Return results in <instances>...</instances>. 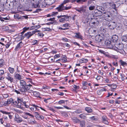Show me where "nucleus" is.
<instances>
[{
  "label": "nucleus",
  "instance_id": "1",
  "mask_svg": "<svg viewBox=\"0 0 127 127\" xmlns=\"http://www.w3.org/2000/svg\"><path fill=\"white\" fill-rule=\"evenodd\" d=\"M118 37L116 35H114L112 37V40L111 41L107 40L105 42V44L108 46V47L110 48H112L114 47V43L118 41Z\"/></svg>",
  "mask_w": 127,
  "mask_h": 127
},
{
  "label": "nucleus",
  "instance_id": "2",
  "mask_svg": "<svg viewBox=\"0 0 127 127\" xmlns=\"http://www.w3.org/2000/svg\"><path fill=\"white\" fill-rule=\"evenodd\" d=\"M29 85L22 86L20 88L19 90L21 93V94H23V95H25L27 91L29 90L31 87L32 86L31 84H29Z\"/></svg>",
  "mask_w": 127,
  "mask_h": 127
},
{
  "label": "nucleus",
  "instance_id": "3",
  "mask_svg": "<svg viewBox=\"0 0 127 127\" xmlns=\"http://www.w3.org/2000/svg\"><path fill=\"white\" fill-rule=\"evenodd\" d=\"M112 48L117 51L120 52V51L123 50V44L120 43L118 44H115L114 45V47Z\"/></svg>",
  "mask_w": 127,
  "mask_h": 127
},
{
  "label": "nucleus",
  "instance_id": "4",
  "mask_svg": "<svg viewBox=\"0 0 127 127\" xmlns=\"http://www.w3.org/2000/svg\"><path fill=\"white\" fill-rule=\"evenodd\" d=\"M104 39V36L102 34L97 35L95 37V40L98 42H102Z\"/></svg>",
  "mask_w": 127,
  "mask_h": 127
},
{
  "label": "nucleus",
  "instance_id": "5",
  "mask_svg": "<svg viewBox=\"0 0 127 127\" xmlns=\"http://www.w3.org/2000/svg\"><path fill=\"white\" fill-rule=\"evenodd\" d=\"M32 36L31 32H28L27 33H25L23 36H22L21 39H23L25 37H26L27 39H28Z\"/></svg>",
  "mask_w": 127,
  "mask_h": 127
},
{
  "label": "nucleus",
  "instance_id": "6",
  "mask_svg": "<svg viewBox=\"0 0 127 127\" xmlns=\"http://www.w3.org/2000/svg\"><path fill=\"white\" fill-rule=\"evenodd\" d=\"M56 9L59 12H61L64 10V6L63 4H61L59 6L56 8Z\"/></svg>",
  "mask_w": 127,
  "mask_h": 127
},
{
  "label": "nucleus",
  "instance_id": "7",
  "mask_svg": "<svg viewBox=\"0 0 127 127\" xmlns=\"http://www.w3.org/2000/svg\"><path fill=\"white\" fill-rule=\"evenodd\" d=\"M14 120L18 123H20L22 121V118L17 114H15Z\"/></svg>",
  "mask_w": 127,
  "mask_h": 127
},
{
  "label": "nucleus",
  "instance_id": "8",
  "mask_svg": "<svg viewBox=\"0 0 127 127\" xmlns=\"http://www.w3.org/2000/svg\"><path fill=\"white\" fill-rule=\"evenodd\" d=\"M61 17H64L65 21H69L71 19V17L67 15H63L58 16L57 17L58 18H61Z\"/></svg>",
  "mask_w": 127,
  "mask_h": 127
},
{
  "label": "nucleus",
  "instance_id": "9",
  "mask_svg": "<svg viewBox=\"0 0 127 127\" xmlns=\"http://www.w3.org/2000/svg\"><path fill=\"white\" fill-rule=\"evenodd\" d=\"M11 75L10 73L8 74L6 78L8 81H10V83H11L13 82L14 79L12 77H11Z\"/></svg>",
  "mask_w": 127,
  "mask_h": 127
},
{
  "label": "nucleus",
  "instance_id": "10",
  "mask_svg": "<svg viewBox=\"0 0 127 127\" xmlns=\"http://www.w3.org/2000/svg\"><path fill=\"white\" fill-rule=\"evenodd\" d=\"M23 46V43L22 42H20L16 46L15 50L16 51H18Z\"/></svg>",
  "mask_w": 127,
  "mask_h": 127
},
{
  "label": "nucleus",
  "instance_id": "11",
  "mask_svg": "<svg viewBox=\"0 0 127 127\" xmlns=\"http://www.w3.org/2000/svg\"><path fill=\"white\" fill-rule=\"evenodd\" d=\"M44 0L43 1H41L39 2L40 6L42 7H45L48 5Z\"/></svg>",
  "mask_w": 127,
  "mask_h": 127
},
{
  "label": "nucleus",
  "instance_id": "12",
  "mask_svg": "<svg viewBox=\"0 0 127 127\" xmlns=\"http://www.w3.org/2000/svg\"><path fill=\"white\" fill-rule=\"evenodd\" d=\"M72 120L75 123H79L80 120L77 117H71Z\"/></svg>",
  "mask_w": 127,
  "mask_h": 127
},
{
  "label": "nucleus",
  "instance_id": "13",
  "mask_svg": "<svg viewBox=\"0 0 127 127\" xmlns=\"http://www.w3.org/2000/svg\"><path fill=\"white\" fill-rule=\"evenodd\" d=\"M102 121L103 123L106 124H108V122L107 121V118L105 116H103L102 117Z\"/></svg>",
  "mask_w": 127,
  "mask_h": 127
},
{
  "label": "nucleus",
  "instance_id": "14",
  "mask_svg": "<svg viewBox=\"0 0 127 127\" xmlns=\"http://www.w3.org/2000/svg\"><path fill=\"white\" fill-rule=\"evenodd\" d=\"M17 101H16L15 102L17 103L18 105L19 106H21V104L23 102V99L22 98L19 99V98H17Z\"/></svg>",
  "mask_w": 127,
  "mask_h": 127
},
{
  "label": "nucleus",
  "instance_id": "15",
  "mask_svg": "<svg viewBox=\"0 0 127 127\" xmlns=\"http://www.w3.org/2000/svg\"><path fill=\"white\" fill-rule=\"evenodd\" d=\"M89 115V114H82L78 115V117L80 118L81 119H86V115Z\"/></svg>",
  "mask_w": 127,
  "mask_h": 127
},
{
  "label": "nucleus",
  "instance_id": "16",
  "mask_svg": "<svg viewBox=\"0 0 127 127\" xmlns=\"http://www.w3.org/2000/svg\"><path fill=\"white\" fill-rule=\"evenodd\" d=\"M14 76L15 79L18 80H20L22 78L21 75L18 73H15Z\"/></svg>",
  "mask_w": 127,
  "mask_h": 127
},
{
  "label": "nucleus",
  "instance_id": "17",
  "mask_svg": "<svg viewBox=\"0 0 127 127\" xmlns=\"http://www.w3.org/2000/svg\"><path fill=\"white\" fill-rule=\"evenodd\" d=\"M80 125L81 127H85V122L84 120L80 121L79 122Z\"/></svg>",
  "mask_w": 127,
  "mask_h": 127
},
{
  "label": "nucleus",
  "instance_id": "18",
  "mask_svg": "<svg viewBox=\"0 0 127 127\" xmlns=\"http://www.w3.org/2000/svg\"><path fill=\"white\" fill-rule=\"evenodd\" d=\"M30 91L31 92H30L33 93V95L34 96L37 97H39L40 94L39 92L36 91H33L32 90H31Z\"/></svg>",
  "mask_w": 127,
  "mask_h": 127
},
{
  "label": "nucleus",
  "instance_id": "19",
  "mask_svg": "<svg viewBox=\"0 0 127 127\" xmlns=\"http://www.w3.org/2000/svg\"><path fill=\"white\" fill-rule=\"evenodd\" d=\"M95 15L96 16H100L102 13L101 11L98 10H95Z\"/></svg>",
  "mask_w": 127,
  "mask_h": 127
},
{
  "label": "nucleus",
  "instance_id": "20",
  "mask_svg": "<svg viewBox=\"0 0 127 127\" xmlns=\"http://www.w3.org/2000/svg\"><path fill=\"white\" fill-rule=\"evenodd\" d=\"M8 105L7 101H3L0 103V107H2L3 106H6Z\"/></svg>",
  "mask_w": 127,
  "mask_h": 127
},
{
  "label": "nucleus",
  "instance_id": "21",
  "mask_svg": "<svg viewBox=\"0 0 127 127\" xmlns=\"http://www.w3.org/2000/svg\"><path fill=\"white\" fill-rule=\"evenodd\" d=\"M20 83L21 85L22 86L29 85V84L27 85L26 82L22 80H20Z\"/></svg>",
  "mask_w": 127,
  "mask_h": 127
},
{
  "label": "nucleus",
  "instance_id": "22",
  "mask_svg": "<svg viewBox=\"0 0 127 127\" xmlns=\"http://www.w3.org/2000/svg\"><path fill=\"white\" fill-rule=\"evenodd\" d=\"M104 18L102 16H100L97 18V20L99 23L101 22L104 20Z\"/></svg>",
  "mask_w": 127,
  "mask_h": 127
},
{
  "label": "nucleus",
  "instance_id": "23",
  "mask_svg": "<svg viewBox=\"0 0 127 127\" xmlns=\"http://www.w3.org/2000/svg\"><path fill=\"white\" fill-rule=\"evenodd\" d=\"M109 6L112 7V8L115 10H116V5L113 2H109Z\"/></svg>",
  "mask_w": 127,
  "mask_h": 127
},
{
  "label": "nucleus",
  "instance_id": "24",
  "mask_svg": "<svg viewBox=\"0 0 127 127\" xmlns=\"http://www.w3.org/2000/svg\"><path fill=\"white\" fill-rule=\"evenodd\" d=\"M85 110L88 113H91L93 111L92 109L90 107H86Z\"/></svg>",
  "mask_w": 127,
  "mask_h": 127
},
{
  "label": "nucleus",
  "instance_id": "25",
  "mask_svg": "<svg viewBox=\"0 0 127 127\" xmlns=\"http://www.w3.org/2000/svg\"><path fill=\"white\" fill-rule=\"evenodd\" d=\"M117 86V85L116 84H113L111 87L110 90L112 91H114Z\"/></svg>",
  "mask_w": 127,
  "mask_h": 127
},
{
  "label": "nucleus",
  "instance_id": "26",
  "mask_svg": "<svg viewBox=\"0 0 127 127\" xmlns=\"http://www.w3.org/2000/svg\"><path fill=\"white\" fill-rule=\"evenodd\" d=\"M87 0H72L71 2H76L77 3H80L81 1H82L83 2H85L87 1Z\"/></svg>",
  "mask_w": 127,
  "mask_h": 127
},
{
  "label": "nucleus",
  "instance_id": "27",
  "mask_svg": "<svg viewBox=\"0 0 127 127\" xmlns=\"http://www.w3.org/2000/svg\"><path fill=\"white\" fill-rule=\"evenodd\" d=\"M122 39L123 41L127 42V34L122 36Z\"/></svg>",
  "mask_w": 127,
  "mask_h": 127
},
{
  "label": "nucleus",
  "instance_id": "28",
  "mask_svg": "<svg viewBox=\"0 0 127 127\" xmlns=\"http://www.w3.org/2000/svg\"><path fill=\"white\" fill-rule=\"evenodd\" d=\"M58 13V12H54L50 15L49 14L48 15L47 17H53L55 15H57Z\"/></svg>",
  "mask_w": 127,
  "mask_h": 127
},
{
  "label": "nucleus",
  "instance_id": "29",
  "mask_svg": "<svg viewBox=\"0 0 127 127\" xmlns=\"http://www.w3.org/2000/svg\"><path fill=\"white\" fill-rule=\"evenodd\" d=\"M29 28H23V31L21 32V34L20 35L21 36V37H22V36H23V33L25 32L26 31L28 30V29H29Z\"/></svg>",
  "mask_w": 127,
  "mask_h": 127
},
{
  "label": "nucleus",
  "instance_id": "30",
  "mask_svg": "<svg viewBox=\"0 0 127 127\" xmlns=\"http://www.w3.org/2000/svg\"><path fill=\"white\" fill-rule=\"evenodd\" d=\"M109 24V22L106 20L103 22L102 23L103 25L104 26H108Z\"/></svg>",
  "mask_w": 127,
  "mask_h": 127
},
{
  "label": "nucleus",
  "instance_id": "31",
  "mask_svg": "<svg viewBox=\"0 0 127 127\" xmlns=\"http://www.w3.org/2000/svg\"><path fill=\"white\" fill-rule=\"evenodd\" d=\"M32 5L35 8H37L40 7V6L39 2L38 3V2L37 3H36V4H35L34 3H33L32 4Z\"/></svg>",
  "mask_w": 127,
  "mask_h": 127
},
{
  "label": "nucleus",
  "instance_id": "32",
  "mask_svg": "<svg viewBox=\"0 0 127 127\" xmlns=\"http://www.w3.org/2000/svg\"><path fill=\"white\" fill-rule=\"evenodd\" d=\"M8 70L10 73L12 74L15 71L14 69L10 67H9Z\"/></svg>",
  "mask_w": 127,
  "mask_h": 127
},
{
  "label": "nucleus",
  "instance_id": "33",
  "mask_svg": "<svg viewBox=\"0 0 127 127\" xmlns=\"http://www.w3.org/2000/svg\"><path fill=\"white\" fill-rule=\"evenodd\" d=\"M75 36L78 38L80 39L82 38V36L79 33H76Z\"/></svg>",
  "mask_w": 127,
  "mask_h": 127
},
{
  "label": "nucleus",
  "instance_id": "34",
  "mask_svg": "<svg viewBox=\"0 0 127 127\" xmlns=\"http://www.w3.org/2000/svg\"><path fill=\"white\" fill-rule=\"evenodd\" d=\"M82 111L81 110H77L73 112L74 114H79L82 113Z\"/></svg>",
  "mask_w": 127,
  "mask_h": 127
},
{
  "label": "nucleus",
  "instance_id": "35",
  "mask_svg": "<svg viewBox=\"0 0 127 127\" xmlns=\"http://www.w3.org/2000/svg\"><path fill=\"white\" fill-rule=\"evenodd\" d=\"M4 64V61L2 59L0 60V67H2Z\"/></svg>",
  "mask_w": 127,
  "mask_h": 127
},
{
  "label": "nucleus",
  "instance_id": "36",
  "mask_svg": "<svg viewBox=\"0 0 127 127\" xmlns=\"http://www.w3.org/2000/svg\"><path fill=\"white\" fill-rule=\"evenodd\" d=\"M52 0H44L45 2H46L48 5H50L52 3Z\"/></svg>",
  "mask_w": 127,
  "mask_h": 127
},
{
  "label": "nucleus",
  "instance_id": "37",
  "mask_svg": "<svg viewBox=\"0 0 127 127\" xmlns=\"http://www.w3.org/2000/svg\"><path fill=\"white\" fill-rule=\"evenodd\" d=\"M88 61V59H82L80 60V62L81 63H86Z\"/></svg>",
  "mask_w": 127,
  "mask_h": 127
},
{
  "label": "nucleus",
  "instance_id": "38",
  "mask_svg": "<svg viewBox=\"0 0 127 127\" xmlns=\"http://www.w3.org/2000/svg\"><path fill=\"white\" fill-rule=\"evenodd\" d=\"M95 8V6L94 5H90L89 7V9L90 10H93Z\"/></svg>",
  "mask_w": 127,
  "mask_h": 127
},
{
  "label": "nucleus",
  "instance_id": "39",
  "mask_svg": "<svg viewBox=\"0 0 127 127\" xmlns=\"http://www.w3.org/2000/svg\"><path fill=\"white\" fill-rule=\"evenodd\" d=\"M103 91L102 89L98 90L97 91V93L99 95H102V93Z\"/></svg>",
  "mask_w": 127,
  "mask_h": 127
},
{
  "label": "nucleus",
  "instance_id": "40",
  "mask_svg": "<svg viewBox=\"0 0 127 127\" xmlns=\"http://www.w3.org/2000/svg\"><path fill=\"white\" fill-rule=\"evenodd\" d=\"M13 99L11 98L8 99L7 101L8 104H10L11 103H13Z\"/></svg>",
  "mask_w": 127,
  "mask_h": 127
},
{
  "label": "nucleus",
  "instance_id": "41",
  "mask_svg": "<svg viewBox=\"0 0 127 127\" xmlns=\"http://www.w3.org/2000/svg\"><path fill=\"white\" fill-rule=\"evenodd\" d=\"M59 18L60 19L59 21L61 22L64 23L65 21V19H64V17H61V18Z\"/></svg>",
  "mask_w": 127,
  "mask_h": 127
},
{
  "label": "nucleus",
  "instance_id": "42",
  "mask_svg": "<svg viewBox=\"0 0 127 127\" xmlns=\"http://www.w3.org/2000/svg\"><path fill=\"white\" fill-rule=\"evenodd\" d=\"M32 43L33 45L37 44H38V41L36 40H33L32 41Z\"/></svg>",
  "mask_w": 127,
  "mask_h": 127
},
{
  "label": "nucleus",
  "instance_id": "43",
  "mask_svg": "<svg viewBox=\"0 0 127 127\" xmlns=\"http://www.w3.org/2000/svg\"><path fill=\"white\" fill-rule=\"evenodd\" d=\"M72 0H64L62 4H63V5H64V4L68 3V2H71V1Z\"/></svg>",
  "mask_w": 127,
  "mask_h": 127
},
{
  "label": "nucleus",
  "instance_id": "44",
  "mask_svg": "<svg viewBox=\"0 0 127 127\" xmlns=\"http://www.w3.org/2000/svg\"><path fill=\"white\" fill-rule=\"evenodd\" d=\"M86 7H81V13H84L86 12Z\"/></svg>",
  "mask_w": 127,
  "mask_h": 127
},
{
  "label": "nucleus",
  "instance_id": "45",
  "mask_svg": "<svg viewBox=\"0 0 127 127\" xmlns=\"http://www.w3.org/2000/svg\"><path fill=\"white\" fill-rule=\"evenodd\" d=\"M109 4H110L109 3V2H107L104 3V4L103 6L104 7H105L106 8H107L109 6Z\"/></svg>",
  "mask_w": 127,
  "mask_h": 127
},
{
  "label": "nucleus",
  "instance_id": "46",
  "mask_svg": "<svg viewBox=\"0 0 127 127\" xmlns=\"http://www.w3.org/2000/svg\"><path fill=\"white\" fill-rule=\"evenodd\" d=\"M37 35L40 37H43L44 35V34L42 32H39L37 34Z\"/></svg>",
  "mask_w": 127,
  "mask_h": 127
},
{
  "label": "nucleus",
  "instance_id": "47",
  "mask_svg": "<svg viewBox=\"0 0 127 127\" xmlns=\"http://www.w3.org/2000/svg\"><path fill=\"white\" fill-rule=\"evenodd\" d=\"M34 114L35 116V117L37 118H39L40 115L39 113L37 112H35L34 113Z\"/></svg>",
  "mask_w": 127,
  "mask_h": 127
},
{
  "label": "nucleus",
  "instance_id": "48",
  "mask_svg": "<svg viewBox=\"0 0 127 127\" xmlns=\"http://www.w3.org/2000/svg\"><path fill=\"white\" fill-rule=\"evenodd\" d=\"M75 9L77 11L81 13V7L79 8H75Z\"/></svg>",
  "mask_w": 127,
  "mask_h": 127
},
{
  "label": "nucleus",
  "instance_id": "49",
  "mask_svg": "<svg viewBox=\"0 0 127 127\" xmlns=\"http://www.w3.org/2000/svg\"><path fill=\"white\" fill-rule=\"evenodd\" d=\"M44 29V31H52V30L51 29L48 27L45 28Z\"/></svg>",
  "mask_w": 127,
  "mask_h": 127
},
{
  "label": "nucleus",
  "instance_id": "50",
  "mask_svg": "<svg viewBox=\"0 0 127 127\" xmlns=\"http://www.w3.org/2000/svg\"><path fill=\"white\" fill-rule=\"evenodd\" d=\"M40 27V25H35L33 26V28L35 30L39 28Z\"/></svg>",
  "mask_w": 127,
  "mask_h": 127
},
{
  "label": "nucleus",
  "instance_id": "51",
  "mask_svg": "<svg viewBox=\"0 0 127 127\" xmlns=\"http://www.w3.org/2000/svg\"><path fill=\"white\" fill-rule=\"evenodd\" d=\"M106 28L104 27H102L101 28L100 30L104 32H105L106 30Z\"/></svg>",
  "mask_w": 127,
  "mask_h": 127
},
{
  "label": "nucleus",
  "instance_id": "52",
  "mask_svg": "<svg viewBox=\"0 0 127 127\" xmlns=\"http://www.w3.org/2000/svg\"><path fill=\"white\" fill-rule=\"evenodd\" d=\"M48 21H55V18L54 17L50 18V19H48Z\"/></svg>",
  "mask_w": 127,
  "mask_h": 127
},
{
  "label": "nucleus",
  "instance_id": "53",
  "mask_svg": "<svg viewBox=\"0 0 127 127\" xmlns=\"http://www.w3.org/2000/svg\"><path fill=\"white\" fill-rule=\"evenodd\" d=\"M82 85L84 86H87L88 85V82L86 81H83L82 82Z\"/></svg>",
  "mask_w": 127,
  "mask_h": 127
},
{
  "label": "nucleus",
  "instance_id": "54",
  "mask_svg": "<svg viewBox=\"0 0 127 127\" xmlns=\"http://www.w3.org/2000/svg\"><path fill=\"white\" fill-rule=\"evenodd\" d=\"M0 112L3 114H8V115L9 114H10V112H7L6 111H3L2 110H0Z\"/></svg>",
  "mask_w": 127,
  "mask_h": 127
},
{
  "label": "nucleus",
  "instance_id": "55",
  "mask_svg": "<svg viewBox=\"0 0 127 127\" xmlns=\"http://www.w3.org/2000/svg\"><path fill=\"white\" fill-rule=\"evenodd\" d=\"M120 63L121 65L123 66H124L126 64V63L125 62H124L122 60H121Z\"/></svg>",
  "mask_w": 127,
  "mask_h": 127
},
{
  "label": "nucleus",
  "instance_id": "56",
  "mask_svg": "<svg viewBox=\"0 0 127 127\" xmlns=\"http://www.w3.org/2000/svg\"><path fill=\"white\" fill-rule=\"evenodd\" d=\"M71 8V6L66 7L64 6V10H67L70 9Z\"/></svg>",
  "mask_w": 127,
  "mask_h": 127
},
{
  "label": "nucleus",
  "instance_id": "57",
  "mask_svg": "<svg viewBox=\"0 0 127 127\" xmlns=\"http://www.w3.org/2000/svg\"><path fill=\"white\" fill-rule=\"evenodd\" d=\"M60 57V54H57L55 55L54 57V58L55 59H56L57 58H59Z\"/></svg>",
  "mask_w": 127,
  "mask_h": 127
},
{
  "label": "nucleus",
  "instance_id": "58",
  "mask_svg": "<svg viewBox=\"0 0 127 127\" xmlns=\"http://www.w3.org/2000/svg\"><path fill=\"white\" fill-rule=\"evenodd\" d=\"M64 102L65 101L64 100H61L59 101L58 102V103L59 104H61L64 103Z\"/></svg>",
  "mask_w": 127,
  "mask_h": 127
},
{
  "label": "nucleus",
  "instance_id": "59",
  "mask_svg": "<svg viewBox=\"0 0 127 127\" xmlns=\"http://www.w3.org/2000/svg\"><path fill=\"white\" fill-rule=\"evenodd\" d=\"M90 31H91L92 32V33H94V32H96V30H94L93 29H91L89 30Z\"/></svg>",
  "mask_w": 127,
  "mask_h": 127
},
{
  "label": "nucleus",
  "instance_id": "60",
  "mask_svg": "<svg viewBox=\"0 0 127 127\" xmlns=\"http://www.w3.org/2000/svg\"><path fill=\"white\" fill-rule=\"evenodd\" d=\"M4 71L3 70H0V76H1L3 75L4 74Z\"/></svg>",
  "mask_w": 127,
  "mask_h": 127
},
{
  "label": "nucleus",
  "instance_id": "61",
  "mask_svg": "<svg viewBox=\"0 0 127 127\" xmlns=\"http://www.w3.org/2000/svg\"><path fill=\"white\" fill-rule=\"evenodd\" d=\"M73 87L76 89H78L79 88V86L75 85H74L73 86Z\"/></svg>",
  "mask_w": 127,
  "mask_h": 127
},
{
  "label": "nucleus",
  "instance_id": "62",
  "mask_svg": "<svg viewBox=\"0 0 127 127\" xmlns=\"http://www.w3.org/2000/svg\"><path fill=\"white\" fill-rule=\"evenodd\" d=\"M20 18H21L22 19L23 18H24L25 19H27L28 18V17L26 15L22 16L20 17Z\"/></svg>",
  "mask_w": 127,
  "mask_h": 127
},
{
  "label": "nucleus",
  "instance_id": "63",
  "mask_svg": "<svg viewBox=\"0 0 127 127\" xmlns=\"http://www.w3.org/2000/svg\"><path fill=\"white\" fill-rule=\"evenodd\" d=\"M90 119L92 120H96V119L95 118L94 116H93L90 117Z\"/></svg>",
  "mask_w": 127,
  "mask_h": 127
},
{
  "label": "nucleus",
  "instance_id": "64",
  "mask_svg": "<svg viewBox=\"0 0 127 127\" xmlns=\"http://www.w3.org/2000/svg\"><path fill=\"white\" fill-rule=\"evenodd\" d=\"M115 66H117L118 65V63L117 62L116 63L115 62H113L112 63Z\"/></svg>",
  "mask_w": 127,
  "mask_h": 127
}]
</instances>
